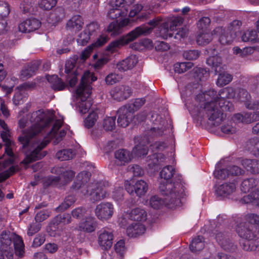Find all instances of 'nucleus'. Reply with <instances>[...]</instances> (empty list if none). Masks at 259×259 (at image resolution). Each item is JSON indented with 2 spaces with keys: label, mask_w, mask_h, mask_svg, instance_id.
I'll use <instances>...</instances> for the list:
<instances>
[{
  "label": "nucleus",
  "mask_w": 259,
  "mask_h": 259,
  "mask_svg": "<svg viewBox=\"0 0 259 259\" xmlns=\"http://www.w3.org/2000/svg\"><path fill=\"white\" fill-rule=\"evenodd\" d=\"M229 90H221L219 94L216 91L210 90L205 93L198 94L195 98L194 103L189 105L198 116L205 117L209 123L218 126L224 119L222 111H232L233 106L228 100Z\"/></svg>",
  "instance_id": "obj_1"
},
{
  "label": "nucleus",
  "mask_w": 259,
  "mask_h": 259,
  "mask_svg": "<svg viewBox=\"0 0 259 259\" xmlns=\"http://www.w3.org/2000/svg\"><path fill=\"white\" fill-rule=\"evenodd\" d=\"M183 21V18L181 16H172L167 18L163 22L160 17H155L148 23L151 27H148L144 24L136 27L126 35L110 42L107 47L106 50L113 52L120 47L133 41L141 35H146L150 34L153 29L159 25H160L159 27L160 35L165 39L167 37H171L173 36L172 31L176 30L177 26L181 25Z\"/></svg>",
  "instance_id": "obj_2"
},
{
  "label": "nucleus",
  "mask_w": 259,
  "mask_h": 259,
  "mask_svg": "<svg viewBox=\"0 0 259 259\" xmlns=\"http://www.w3.org/2000/svg\"><path fill=\"white\" fill-rule=\"evenodd\" d=\"M160 192L165 197L162 199L157 196H152L150 199V204L154 209H159L163 204L170 207V205L180 206L181 199L185 195L184 187L179 178L176 182L170 183H160Z\"/></svg>",
  "instance_id": "obj_3"
},
{
  "label": "nucleus",
  "mask_w": 259,
  "mask_h": 259,
  "mask_svg": "<svg viewBox=\"0 0 259 259\" xmlns=\"http://www.w3.org/2000/svg\"><path fill=\"white\" fill-rule=\"evenodd\" d=\"M30 121L33 124L27 130L23 131V134L19 138L22 148H26L31 142V139L40 133L45 127L50 126L54 121L52 115L48 114L42 110H39L31 114Z\"/></svg>",
  "instance_id": "obj_4"
},
{
  "label": "nucleus",
  "mask_w": 259,
  "mask_h": 259,
  "mask_svg": "<svg viewBox=\"0 0 259 259\" xmlns=\"http://www.w3.org/2000/svg\"><path fill=\"white\" fill-rule=\"evenodd\" d=\"M83 173L79 174L72 184L71 189L83 195L90 196L93 201L104 199L107 194L106 190L102 182L87 184V180L83 179Z\"/></svg>",
  "instance_id": "obj_5"
},
{
  "label": "nucleus",
  "mask_w": 259,
  "mask_h": 259,
  "mask_svg": "<svg viewBox=\"0 0 259 259\" xmlns=\"http://www.w3.org/2000/svg\"><path fill=\"white\" fill-rule=\"evenodd\" d=\"M225 218L219 215L217 218V222L215 221L213 224H211L212 233L215 235L216 241L222 249L226 251L233 252L237 249V245L234 243L229 236L224 232L220 231L219 229L222 223Z\"/></svg>",
  "instance_id": "obj_6"
},
{
  "label": "nucleus",
  "mask_w": 259,
  "mask_h": 259,
  "mask_svg": "<svg viewBox=\"0 0 259 259\" xmlns=\"http://www.w3.org/2000/svg\"><path fill=\"white\" fill-rule=\"evenodd\" d=\"M85 76L86 75L82 77L76 90L77 95L80 98V101L77 103V106L79 112L81 114L86 113L92 105V102L89 98L92 88L88 84Z\"/></svg>",
  "instance_id": "obj_7"
},
{
  "label": "nucleus",
  "mask_w": 259,
  "mask_h": 259,
  "mask_svg": "<svg viewBox=\"0 0 259 259\" xmlns=\"http://www.w3.org/2000/svg\"><path fill=\"white\" fill-rule=\"evenodd\" d=\"M71 222V217L69 213L60 214L54 218L50 222L47 231L50 236L55 237L59 235L62 230V226Z\"/></svg>",
  "instance_id": "obj_8"
},
{
  "label": "nucleus",
  "mask_w": 259,
  "mask_h": 259,
  "mask_svg": "<svg viewBox=\"0 0 259 259\" xmlns=\"http://www.w3.org/2000/svg\"><path fill=\"white\" fill-rule=\"evenodd\" d=\"M49 143V140H44L41 142L38 141L33 143L32 146L34 149L21 161V163L27 165L33 161L44 158L47 155V152L46 151H42V150Z\"/></svg>",
  "instance_id": "obj_9"
},
{
  "label": "nucleus",
  "mask_w": 259,
  "mask_h": 259,
  "mask_svg": "<svg viewBox=\"0 0 259 259\" xmlns=\"http://www.w3.org/2000/svg\"><path fill=\"white\" fill-rule=\"evenodd\" d=\"M52 172L56 173L58 176H51L49 178L51 185H57L60 183L63 185L70 182L74 177L75 172L71 170H65L64 168L57 167L52 169Z\"/></svg>",
  "instance_id": "obj_10"
},
{
  "label": "nucleus",
  "mask_w": 259,
  "mask_h": 259,
  "mask_svg": "<svg viewBox=\"0 0 259 259\" xmlns=\"http://www.w3.org/2000/svg\"><path fill=\"white\" fill-rule=\"evenodd\" d=\"M76 59L71 58L66 62L65 72L67 74L66 80L71 87L77 82V76L81 73V69L76 66Z\"/></svg>",
  "instance_id": "obj_11"
},
{
  "label": "nucleus",
  "mask_w": 259,
  "mask_h": 259,
  "mask_svg": "<svg viewBox=\"0 0 259 259\" xmlns=\"http://www.w3.org/2000/svg\"><path fill=\"white\" fill-rule=\"evenodd\" d=\"M237 232L244 239H257L259 236L257 227L247 222H241L238 225Z\"/></svg>",
  "instance_id": "obj_12"
},
{
  "label": "nucleus",
  "mask_w": 259,
  "mask_h": 259,
  "mask_svg": "<svg viewBox=\"0 0 259 259\" xmlns=\"http://www.w3.org/2000/svg\"><path fill=\"white\" fill-rule=\"evenodd\" d=\"M125 190L131 195H136L141 197L146 193L148 190V185L143 180H138L135 183L132 181V183L125 185Z\"/></svg>",
  "instance_id": "obj_13"
},
{
  "label": "nucleus",
  "mask_w": 259,
  "mask_h": 259,
  "mask_svg": "<svg viewBox=\"0 0 259 259\" xmlns=\"http://www.w3.org/2000/svg\"><path fill=\"white\" fill-rule=\"evenodd\" d=\"M98 243L103 250L109 249L113 244L114 236L110 230L103 229L98 232Z\"/></svg>",
  "instance_id": "obj_14"
},
{
  "label": "nucleus",
  "mask_w": 259,
  "mask_h": 259,
  "mask_svg": "<svg viewBox=\"0 0 259 259\" xmlns=\"http://www.w3.org/2000/svg\"><path fill=\"white\" fill-rule=\"evenodd\" d=\"M113 211V205L111 203L106 202L97 205L95 213L99 220H107L112 216Z\"/></svg>",
  "instance_id": "obj_15"
},
{
  "label": "nucleus",
  "mask_w": 259,
  "mask_h": 259,
  "mask_svg": "<svg viewBox=\"0 0 259 259\" xmlns=\"http://www.w3.org/2000/svg\"><path fill=\"white\" fill-rule=\"evenodd\" d=\"M112 98L118 101L125 100L132 94V89L125 85H120L114 88L110 92Z\"/></svg>",
  "instance_id": "obj_16"
},
{
  "label": "nucleus",
  "mask_w": 259,
  "mask_h": 259,
  "mask_svg": "<svg viewBox=\"0 0 259 259\" xmlns=\"http://www.w3.org/2000/svg\"><path fill=\"white\" fill-rule=\"evenodd\" d=\"M117 114V124L122 127L128 126L135 116L134 114L124 106L121 107L118 110Z\"/></svg>",
  "instance_id": "obj_17"
},
{
  "label": "nucleus",
  "mask_w": 259,
  "mask_h": 259,
  "mask_svg": "<svg viewBox=\"0 0 259 259\" xmlns=\"http://www.w3.org/2000/svg\"><path fill=\"white\" fill-rule=\"evenodd\" d=\"M161 119V118L160 117L157 116L156 120H159ZM163 122V121L160 120L159 125L154 126L146 132L145 136L142 137H145L147 144H149L153 138L159 137L163 135L164 131V128L162 123Z\"/></svg>",
  "instance_id": "obj_18"
},
{
  "label": "nucleus",
  "mask_w": 259,
  "mask_h": 259,
  "mask_svg": "<svg viewBox=\"0 0 259 259\" xmlns=\"http://www.w3.org/2000/svg\"><path fill=\"white\" fill-rule=\"evenodd\" d=\"M213 31L221 34L219 41L223 45L231 44L237 36L235 33L231 32V29H224L222 27H217Z\"/></svg>",
  "instance_id": "obj_19"
},
{
  "label": "nucleus",
  "mask_w": 259,
  "mask_h": 259,
  "mask_svg": "<svg viewBox=\"0 0 259 259\" xmlns=\"http://www.w3.org/2000/svg\"><path fill=\"white\" fill-rule=\"evenodd\" d=\"M114 157L115 163L118 166H122L131 161L133 155L128 150L120 149L114 152Z\"/></svg>",
  "instance_id": "obj_20"
},
{
  "label": "nucleus",
  "mask_w": 259,
  "mask_h": 259,
  "mask_svg": "<svg viewBox=\"0 0 259 259\" xmlns=\"http://www.w3.org/2000/svg\"><path fill=\"white\" fill-rule=\"evenodd\" d=\"M40 22L35 18L26 19L19 25V29L22 32L29 33L37 29L40 26Z\"/></svg>",
  "instance_id": "obj_21"
},
{
  "label": "nucleus",
  "mask_w": 259,
  "mask_h": 259,
  "mask_svg": "<svg viewBox=\"0 0 259 259\" xmlns=\"http://www.w3.org/2000/svg\"><path fill=\"white\" fill-rule=\"evenodd\" d=\"M138 63L137 58L135 55H131L125 59L117 64L116 67L120 71H125L132 69Z\"/></svg>",
  "instance_id": "obj_22"
},
{
  "label": "nucleus",
  "mask_w": 259,
  "mask_h": 259,
  "mask_svg": "<svg viewBox=\"0 0 259 259\" xmlns=\"http://www.w3.org/2000/svg\"><path fill=\"white\" fill-rule=\"evenodd\" d=\"M236 185L234 183H225L218 187L215 192L219 196L226 197L236 191Z\"/></svg>",
  "instance_id": "obj_23"
},
{
  "label": "nucleus",
  "mask_w": 259,
  "mask_h": 259,
  "mask_svg": "<svg viewBox=\"0 0 259 259\" xmlns=\"http://www.w3.org/2000/svg\"><path fill=\"white\" fill-rule=\"evenodd\" d=\"M83 24L81 17L78 15H74L67 22L66 28L68 30L76 32L81 29Z\"/></svg>",
  "instance_id": "obj_24"
},
{
  "label": "nucleus",
  "mask_w": 259,
  "mask_h": 259,
  "mask_svg": "<svg viewBox=\"0 0 259 259\" xmlns=\"http://www.w3.org/2000/svg\"><path fill=\"white\" fill-rule=\"evenodd\" d=\"M62 124V122L60 120H56L52 127L50 134L52 137H54L56 139L54 143L55 144L58 143L62 140L63 137H65L66 134V132L65 130H61L59 133H57V132L61 127Z\"/></svg>",
  "instance_id": "obj_25"
},
{
  "label": "nucleus",
  "mask_w": 259,
  "mask_h": 259,
  "mask_svg": "<svg viewBox=\"0 0 259 259\" xmlns=\"http://www.w3.org/2000/svg\"><path fill=\"white\" fill-rule=\"evenodd\" d=\"M46 78L51 88L55 91H62L66 86L65 82L57 75H48Z\"/></svg>",
  "instance_id": "obj_26"
},
{
  "label": "nucleus",
  "mask_w": 259,
  "mask_h": 259,
  "mask_svg": "<svg viewBox=\"0 0 259 259\" xmlns=\"http://www.w3.org/2000/svg\"><path fill=\"white\" fill-rule=\"evenodd\" d=\"M145 231V226L140 223H134L126 229V234L130 237H137Z\"/></svg>",
  "instance_id": "obj_27"
},
{
  "label": "nucleus",
  "mask_w": 259,
  "mask_h": 259,
  "mask_svg": "<svg viewBox=\"0 0 259 259\" xmlns=\"http://www.w3.org/2000/svg\"><path fill=\"white\" fill-rule=\"evenodd\" d=\"M97 226L95 218L90 217L86 218L85 220L79 223V230L88 233L94 232Z\"/></svg>",
  "instance_id": "obj_28"
},
{
  "label": "nucleus",
  "mask_w": 259,
  "mask_h": 259,
  "mask_svg": "<svg viewBox=\"0 0 259 259\" xmlns=\"http://www.w3.org/2000/svg\"><path fill=\"white\" fill-rule=\"evenodd\" d=\"M129 23L128 19H124L119 23L116 21L111 23L107 28V30L111 33V35H116L121 32V29L126 26Z\"/></svg>",
  "instance_id": "obj_29"
},
{
  "label": "nucleus",
  "mask_w": 259,
  "mask_h": 259,
  "mask_svg": "<svg viewBox=\"0 0 259 259\" xmlns=\"http://www.w3.org/2000/svg\"><path fill=\"white\" fill-rule=\"evenodd\" d=\"M243 167L252 174H259V160L254 159H245L241 161Z\"/></svg>",
  "instance_id": "obj_30"
},
{
  "label": "nucleus",
  "mask_w": 259,
  "mask_h": 259,
  "mask_svg": "<svg viewBox=\"0 0 259 259\" xmlns=\"http://www.w3.org/2000/svg\"><path fill=\"white\" fill-rule=\"evenodd\" d=\"M65 17L64 10L62 7H57L50 14L49 21L55 25L60 22Z\"/></svg>",
  "instance_id": "obj_31"
},
{
  "label": "nucleus",
  "mask_w": 259,
  "mask_h": 259,
  "mask_svg": "<svg viewBox=\"0 0 259 259\" xmlns=\"http://www.w3.org/2000/svg\"><path fill=\"white\" fill-rule=\"evenodd\" d=\"M191 75L198 83L199 81L206 80L209 77V72L203 68L196 67L191 71Z\"/></svg>",
  "instance_id": "obj_32"
},
{
  "label": "nucleus",
  "mask_w": 259,
  "mask_h": 259,
  "mask_svg": "<svg viewBox=\"0 0 259 259\" xmlns=\"http://www.w3.org/2000/svg\"><path fill=\"white\" fill-rule=\"evenodd\" d=\"M164 156L161 153H154L148 157V166L150 168L155 169L163 161Z\"/></svg>",
  "instance_id": "obj_33"
},
{
  "label": "nucleus",
  "mask_w": 259,
  "mask_h": 259,
  "mask_svg": "<svg viewBox=\"0 0 259 259\" xmlns=\"http://www.w3.org/2000/svg\"><path fill=\"white\" fill-rule=\"evenodd\" d=\"M148 144L146 142L145 137H141L139 144L135 146L133 150V153L137 156H144L148 153V148L146 146Z\"/></svg>",
  "instance_id": "obj_34"
},
{
  "label": "nucleus",
  "mask_w": 259,
  "mask_h": 259,
  "mask_svg": "<svg viewBox=\"0 0 259 259\" xmlns=\"http://www.w3.org/2000/svg\"><path fill=\"white\" fill-rule=\"evenodd\" d=\"M0 241L2 249L7 251L11 248L10 246L12 244V237L10 232L3 231L1 234Z\"/></svg>",
  "instance_id": "obj_35"
},
{
  "label": "nucleus",
  "mask_w": 259,
  "mask_h": 259,
  "mask_svg": "<svg viewBox=\"0 0 259 259\" xmlns=\"http://www.w3.org/2000/svg\"><path fill=\"white\" fill-rule=\"evenodd\" d=\"M129 218L131 220L135 221H144L147 219L146 211L141 208H136L133 209L129 214Z\"/></svg>",
  "instance_id": "obj_36"
},
{
  "label": "nucleus",
  "mask_w": 259,
  "mask_h": 259,
  "mask_svg": "<svg viewBox=\"0 0 259 259\" xmlns=\"http://www.w3.org/2000/svg\"><path fill=\"white\" fill-rule=\"evenodd\" d=\"M206 63L212 67L215 74L222 71V59L219 56H211L206 60Z\"/></svg>",
  "instance_id": "obj_37"
},
{
  "label": "nucleus",
  "mask_w": 259,
  "mask_h": 259,
  "mask_svg": "<svg viewBox=\"0 0 259 259\" xmlns=\"http://www.w3.org/2000/svg\"><path fill=\"white\" fill-rule=\"evenodd\" d=\"M259 198V189L257 188L252 191L249 194L244 196L241 201L245 204L251 203L253 205H257V198Z\"/></svg>",
  "instance_id": "obj_38"
},
{
  "label": "nucleus",
  "mask_w": 259,
  "mask_h": 259,
  "mask_svg": "<svg viewBox=\"0 0 259 259\" xmlns=\"http://www.w3.org/2000/svg\"><path fill=\"white\" fill-rule=\"evenodd\" d=\"M190 249L193 252L200 251L204 247V238L202 236H198L194 238L190 245Z\"/></svg>",
  "instance_id": "obj_39"
},
{
  "label": "nucleus",
  "mask_w": 259,
  "mask_h": 259,
  "mask_svg": "<svg viewBox=\"0 0 259 259\" xmlns=\"http://www.w3.org/2000/svg\"><path fill=\"white\" fill-rule=\"evenodd\" d=\"M240 96L242 95V98L245 99V106L246 108L249 109H257L259 108V102H252L250 101V95L248 92L245 90H241L240 92Z\"/></svg>",
  "instance_id": "obj_40"
},
{
  "label": "nucleus",
  "mask_w": 259,
  "mask_h": 259,
  "mask_svg": "<svg viewBox=\"0 0 259 259\" xmlns=\"http://www.w3.org/2000/svg\"><path fill=\"white\" fill-rule=\"evenodd\" d=\"M257 179L251 178L244 180L241 184V190L243 193L248 192L250 189L257 185Z\"/></svg>",
  "instance_id": "obj_41"
},
{
  "label": "nucleus",
  "mask_w": 259,
  "mask_h": 259,
  "mask_svg": "<svg viewBox=\"0 0 259 259\" xmlns=\"http://www.w3.org/2000/svg\"><path fill=\"white\" fill-rule=\"evenodd\" d=\"M211 33L206 31L200 32L196 38V42L198 45L205 46L209 44L212 40Z\"/></svg>",
  "instance_id": "obj_42"
},
{
  "label": "nucleus",
  "mask_w": 259,
  "mask_h": 259,
  "mask_svg": "<svg viewBox=\"0 0 259 259\" xmlns=\"http://www.w3.org/2000/svg\"><path fill=\"white\" fill-rule=\"evenodd\" d=\"M128 10L112 8L110 7L107 13V16L111 19H115L119 17H125L127 16Z\"/></svg>",
  "instance_id": "obj_43"
},
{
  "label": "nucleus",
  "mask_w": 259,
  "mask_h": 259,
  "mask_svg": "<svg viewBox=\"0 0 259 259\" xmlns=\"http://www.w3.org/2000/svg\"><path fill=\"white\" fill-rule=\"evenodd\" d=\"M256 239H245L240 242V246L245 251H254L257 247L258 244L255 242Z\"/></svg>",
  "instance_id": "obj_44"
},
{
  "label": "nucleus",
  "mask_w": 259,
  "mask_h": 259,
  "mask_svg": "<svg viewBox=\"0 0 259 259\" xmlns=\"http://www.w3.org/2000/svg\"><path fill=\"white\" fill-rule=\"evenodd\" d=\"M241 40L243 42H252L255 40L257 37V33L254 30H247L241 32Z\"/></svg>",
  "instance_id": "obj_45"
},
{
  "label": "nucleus",
  "mask_w": 259,
  "mask_h": 259,
  "mask_svg": "<svg viewBox=\"0 0 259 259\" xmlns=\"http://www.w3.org/2000/svg\"><path fill=\"white\" fill-rule=\"evenodd\" d=\"M75 153L72 149H64L58 151L56 157L61 161L68 160L72 159Z\"/></svg>",
  "instance_id": "obj_46"
},
{
  "label": "nucleus",
  "mask_w": 259,
  "mask_h": 259,
  "mask_svg": "<svg viewBox=\"0 0 259 259\" xmlns=\"http://www.w3.org/2000/svg\"><path fill=\"white\" fill-rule=\"evenodd\" d=\"M146 100L144 98L136 99L133 102L124 106L132 111L134 114L145 103Z\"/></svg>",
  "instance_id": "obj_47"
},
{
  "label": "nucleus",
  "mask_w": 259,
  "mask_h": 259,
  "mask_svg": "<svg viewBox=\"0 0 259 259\" xmlns=\"http://www.w3.org/2000/svg\"><path fill=\"white\" fill-rule=\"evenodd\" d=\"M175 174V169L171 166H166L162 169L160 172L161 178L164 179L166 181L165 182H161V183H169L167 181L171 179Z\"/></svg>",
  "instance_id": "obj_48"
},
{
  "label": "nucleus",
  "mask_w": 259,
  "mask_h": 259,
  "mask_svg": "<svg viewBox=\"0 0 259 259\" xmlns=\"http://www.w3.org/2000/svg\"><path fill=\"white\" fill-rule=\"evenodd\" d=\"M193 65V63L190 62L177 63L174 65V71L178 73H184L191 68Z\"/></svg>",
  "instance_id": "obj_49"
},
{
  "label": "nucleus",
  "mask_w": 259,
  "mask_h": 259,
  "mask_svg": "<svg viewBox=\"0 0 259 259\" xmlns=\"http://www.w3.org/2000/svg\"><path fill=\"white\" fill-rule=\"evenodd\" d=\"M217 84L219 87H223L228 84L232 80V76L226 72L219 73Z\"/></svg>",
  "instance_id": "obj_50"
},
{
  "label": "nucleus",
  "mask_w": 259,
  "mask_h": 259,
  "mask_svg": "<svg viewBox=\"0 0 259 259\" xmlns=\"http://www.w3.org/2000/svg\"><path fill=\"white\" fill-rule=\"evenodd\" d=\"M14 247L16 253L21 256L24 252V244L22 238L19 236H16L14 240Z\"/></svg>",
  "instance_id": "obj_51"
},
{
  "label": "nucleus",
  "mask_w": 259,
  "mask_h": 259,
  "mask_svg": "<svg viewBox=\"0 0 259 259\" xmlns=\"http://www.w3.org/2000/svg\"><path fill=\"white\" fill-rule=\"evenodd\" d=\"M98 118V114L95 111L90 113L84 121L85 127L90 128L94 125Z\"/></svg>",
  "instance_id": "obj_52"
},
{
  "label": "nucleus",
  "mask_w": 259,
  "mask_h": 259,
  "mask_svg": "<svg viewBox=\"0 0 259 259\" xmlns=\"http://www.w3.org/2000/svg\"><path fill=\"white\" fill-rule=\"evenodd\" d=\"M116 117H108L104 119L103 127L106 131H112L115 127Z\"/></svg>",
  "instance_id": "obj_53"
},
{
  "label": "nucleus",
  "mask_w": 259,
  "mask_h": 259,
  "mask_svg": "<svg viewBox=\"0 0 259 259\" xmlns=\"http://www.w3.org/2000/svg\"><path fill=\"white\" fill-rule=\"evenodd\" d=\"M247 146L248 148L254 153V154L259 156V138L250 139L247 143Z\"/></svg>",
  "instance_id": "obj_54"
},
{
  "label": "nucleus",
  "mask_w": 259,
  "mask_h": 259,
  "mask_svg": "<svg viewBox=\"0 0 259 259\" xmlns=\"http://www.w3.org/2000/svg\"><path fill=\"white\" fill-rule=\"evenodd\" d=\"M5 153L9 156V158L6 159L4 163V166L6 167L12 164L14 162L15 155L12 149L8 145H5Z\"/></svg>",
  "instance_id": "obj_55"
},
{
  "label": "nucleus",
  "mask_w": 259,
  "mask_h": 259,
  "mask_svg": "<svg viewBox=\"0 0 259 259\" xmlns=\"http://www.w3.org/2000/svg\"><path fill=\"white\" fill-rule=\"evenodd\" d=\"M18 169V166H12L8 169L0 174V182H2L9 178Z\"/></svg>",
  "instance_id": "obj_56"
},
{
  "label": "nucleus",
  "mask_w": 259,
  "mask_h": 259,
  "mask_svg": "<svg viewBox=\"0 0 259 259\" xmlns=\"http://www.w3.org/2000/svg\"><path fill=\"white\" fill-rule=\"evenodd\" d=\"M114 249L116 252L122 258L125 252V243L123 240H120L114 245Z\"/></svg>",
  "instance_id": "obj_57"
},
{
  "label": "nucleus",
  "mask_w": 259,
  "mask_h": 259,
  "mask_svg": "<svg viewBox=\"0 0 259 259\" xmlns=\"http://www.w3.org/2000/svg\"><path fill=\"white\" fill-rule=\"evenodd\" d=\"M122 78L120 75L111 73L109 74L105 78V81L106 84L112 85L117 82H119Z\"/></svg>",
  "instance_id": "obj_58"
},
{
  "label": "nucleus",
  "mask_w": 259,
  "mask_h": 259,
  "mask_svg": "<svg viewBox=\"0 0 259 259\" xmlns=\"http://www.w3.org/2000/svg\"><path fill=\"white\" fill-rule=\"evenodd\" d=\"M210 19L208 17H203L200 18L197 22V27L203 31H206L210 24Z\"/></svg>",
  "instance_id": "obj_59"
},
{
  "label": "nucleus",
  "mask_w": 259,
  "mask_h": 259,
  "mask_svg": "<svg viewBox=\"0 0 259 259\" xmlns=\"http://www.w3.org/2000/svg\"><path fill=\"white\" fill-rule=\"evenodd\" d=\"M221 130L222 133L227 135H232L236 132V128L233 125V123L231 121L223 125L221 127Z\"/></svg>",
  "instance_id": "obj_60"
},
{
  "label": "nucleus",
  "mask_w": 259,
  "mask_h": 259,
  "mask_svg": "<svg viewBox=\"0 0 259 259\" xmlns=\"http://www.w3.org/2000/svg\"><path fill=\"white\" fill-rule=\"evenodd\" d=\"M33 0H23L20 4V8L24 13L31 12L33 9Z\"/></svg>",
  "instance_id": "obj_61"
},
{
  "label": "nucleus",
  "mask_w": 259,
  "mask_h": 259,
  "mask_svg": "<svg viewBox=\"0 0 259 259\" xmlns=\"http://www.w3.org/2000/svg\"><path fill=\"white\" fill-rule=\"evenodd\" d=\"M57 3L56 0H39V7L45 10H49Z\"/></svg>",
  "instance_id": "obj_62"
},
{
  "label": "nucleus",
  "mask_w": 259,
  "mask_h": 259,
  "mask_svg": "<svg viewBox=\"0 0 259 259\" xmlns=\"http://www.w3.org/2000/svg\"><path fill=\"white\" fill-rule=\"evenodd\" d=\"M41 225L38 222H32L29 225L27 231V235L29 236L37 233L41 229Z\"/></svg>",
  "instance_id": "obj_63"
},
{
  "label": "nucleus",
  "mask_w": 259,
  "mask_h": 259,
  "mask_svg": "<svg viewBox=\"0 0 259 259\" xmlns=\"http://www.w3.org/2000/svg\"><path fill=\"white\" fill-rule=\"evenodd\" d=\"M91 36L90 34L84 29L83 32L79 34L77 41L78 44L82 46H84L88 42L91 38Z\"/></svg>",
  "instance_id": "obj_64"
}]
</instances>
